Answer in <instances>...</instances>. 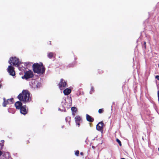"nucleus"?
<instances>
[{
    "mask_svg": "<svg viewBox=\"0 0 159 159\" xmlns=\"http://www.w3.org/2000/svg\"><path fill=\"white\" fill-rule=\"evenodd\" d=\"M19 100L24 103H27L31 100L30 97V93L28 90H24L20 93L17 97Z\"/></svg>",
    "mask_w": 159,
    "mask_h": 159,
    "instance_id": "1",
    "label": "nucleus"
},
{
    "mask_svg": "<svg viewBox=\"0 0 159 159\" xmlns=\"http://www.w3.org/2000/svg\"><path fill=\"white\" fill-rule=\"evenodd\" d=\"M32 68L34 72L38 74H43L45 71V68L42 62L34 63L32 66Z\"/></svg>",
    "mask_w": 159,
    "mask_h": 159,
    "instance_id": "2",
    "label": "nucleus"
},
{
    "mask_svg": "<svg viewBox=\"0 0 159 159\" xmlns=\"http://www.w3.org/2000/svg\"><path fill=\"white\" fill-rule=\"evenodd\" d=\"M9 63L11 64H12L13 66L17 65V66H19L20 64V62L19 59L18 58L16 57H11L10 58V59L8 61Z\"/></svg>",
    "mask_w": 159,
    "mask_h": 159,
    "instance_id": "3",
    "label": "nucleus"
},
{
    "mask_svg": "<svg viewBox=\"0 0 159 159\" xmlns=\"http://www.w3.org/2000/svg\"><path fill=\"white\" fill-rule=\"evenodd\" d=\"M34 75L33 72L31 70L26 71L25 73L24 77H22L23 78L24 77L25 79L27 80L34 77Z\"/></svg>",
    "mask_w": 159,
    "mask_h": 159,
    "instance_id": "4",
    "label": "nucleus"
},
{
    "mask_svg": "<svg viewBox=\"0 0 159 159\" xmlns=\"http://www.w3.org/2000/svg\"><path fill=\"white\" fill-rule=\"evenodd\" d=\"M58 86L60 89L62 90L64 88L66 87L67 86V85L65 80L63 79H61L58 84Z\"/></svg>",
    "mask_w": 159,
    "mask_h": 159,
    "instance_id": "5",
    "label": "nucleus"
},
{
    "mask_svg": "<svg viewBox=\"0 0 159 159\" xmlns=\"http://www.w3.org/2000/svg\"><path fill=\"white\" fill-rule=\"evenodd\" d=\"M8 72L9 73L10 75L14 76L15 75V72L14 70V68L13 67L11 66H8L7 69Z\"/></svg>",
    "mask_w": 159,
    "mask_h": 159,
    "instance_id": "6",
    "label": "nucleus"
},
{
    "mask_svg": "<svg viewBox=\"0 0 159 159\" xmlns=\"http://www.w3.org/2000/svg\"><path fill=\"white\" fill-rule=\"evenodd\" d=\"M104 125V124L103 121L99 122L96 125L97 129L98 131L102 132L103 130V126Z\"/></svg>",
    "mask_w": 159,
    "mask_h": 159,
    "instance_id": "7",
    "label": "nucleus"
},
{
    "mask_svg": "<svg viewBox=\"0 0 159 159\" xmlns=\"http://www.w3.org/2000/svg\"><path fill=\"white\" fill-rule=\"evenodd\" d=\"M75 119L76 125L78 126V127H79L80 125V123L82 121V119L80 116H77L75 117Z\"/></svg>",
    "mask_w": 159,
    "mask_h": 159,
    "instance_id": "8",
    "label": "nucleus"
},
{
    "mask_svg": "<svg viewBox=\"0 0 159 159\" xmlns=\"http://www.w3.org/2000/svg\"><path fill=\"white\" fill-rule=\"evenodd\" d=\"M19 110L20 113L23 115H26L28 112V110L27 109L26 105L23 106Z\"/></svg>",
    "mask_w": 159,
    "mask_h": 159,
    "instance_id": "9",
    "label": "nucleus"
},
{
    "mask_svg": "<svg viewBox=\"0 0 159 159\" xmlns=\"http://www.w3.org/2000/svg\"><path fill=\"white\" fill-rule=\"evenodd\" d=\"M21 102L18 101L15 103V106L17 109L19 110L23 106Z\"/></svg>",
    "mask_w": 159,
    "mask_h": 159,
    "instance_id": "10",
    "label": "nucleus"
},
{
    "mask_svg": "<svg viewBox=\"0 0 159 159\" xmlns=\"http://www.w3.org/2000/svg\"><path fill=\"white\" fill-rule=\"evenodd\" d=\"M86 118L87 120L89 122H92L94 120V118L88 114L86 115Z\"/></svg>",
    "mask_w": 159,
    "mask_h": 159,
    "instance_id": "11",
    "label": "nucleus"
},
{
    "mask_svg": "<svg viewBox=\"0 0 159 159\" xmlns=\"http://www.w3.org/2000/svg\"><path fill=\"white\" fill-rule=\"evenodd\" d=\"M71 92V90L70 89L67 88L63 91L64 94L66 95H69Z\"/></svg>",
    "mask_w": 159,
    "mask_h": 159,
    "instance_id": "12",
    "label": "nucleus"
},
{
    "mask_svg": "<svg viewBox=\"0 0 159 159\" xmlns=\"http://www.w3.org/2000/svg\"><path fill=\"white\" fill-rule=\"evenodd\" d=\"M71 110L72 111V115L75 116L76 113L77 111V109L76 107H72L71 108Z\"/></svg>",
    "mask_w": 159,
    "mask_h": 159,
    "instance_id": "13",
    "label": "nucleus"
},
{
    "mask_svg": "<svg viewBox=\"0 0 159 159\" xmlns=\"http://www.w3.org/2000/svg\"><path fill=\"white\" fill-rule=\"evenodd\" d=\"M55 53L52 52H50L48 54V57L50 59L52 58L54 56H55Z\"/></svg>",
    "mask_w": 159,
    "mask_h": 159,
    "instance_id": "14",
    "label": "nucleus"
},
{
    "mask_svg": "<svg viewBox=\"0 0 159 159\" xmlns=\"http://www.w3.org/2000/svg\"><path fill=\"white\" fill-rule=\"evenodd\" d=\"M3 99H4V102L3 103V107H5L6 106V105L7 104H10V103H9L10 102H8V101L7 100L6 101L5 100V98H3Z\"/></svg>",
    "mask_w": 159,
    "mask_h": 159,
    "instance_id": "15",
    "label": "nucleus"
},
{
    "mask_svg": "<svg viewBox=\"0 0 159 159\" xmlns=\"http://www.w3.org/2000/svg\"><path fill=\"white\" fill-rule=\"evenodd\" d=\"M66 122H67L70 125V121H71V118L70 117H67L66 118Z\"/></svg>",
    "mask_w": 159,
    "mask_h": 159,
    "instance_id": "16",
    "label": "nucleus"
},
{
    "mask_svg": "<svg viewBox=\"0 0 159 159\" xmlns=\"http://www.w3.org/2000/svg\"><path fill=\"white\" fill-rule=\"evenodd\" d=\"M8 101L10 102V104H12L13 102V101H14V99L13 98L8 99Z\"/></svg>",
    "mask_w": 159,
    "mask_h": 159,
    "instance_id": "17",
    "label": "nucleus"
},
{
    "mask_svg": "<svg viewBox=\"0 0 159 159\" xmlns=\"http://www.w3.org/2000/svg\"><path fill=\"white\" fill-rule=\"evenodd\" d=\"M116 142L118 143L120 146H121L122 144L121 143V141L118 139H116Z\"/></svg>",
    "mask_w": 159,
    "mask_h": 159,
    "instance_id": "18",
    "label": "nucleus"
},
{
    "mask_svg": "<svg viewBox=\"0 0 159 159\" xmlns=\"http://www.w3.org/2000/svg\"><path fill=\"white\" fill-rule=\"evenodd\" d=\"M104 109L103 108L100 109L98 111V113L100 114L102 113Z\"/></svg>",
    "mask_w": 159,
    "mask_h": 159,
    "instance_id": "19",
    "label": "nucleus"
},
{
    "mask_svg": "<svg viewBox=\"0 0 159 159\" xmlns=\"http://www.w3.org/2000/svg\"><path fill=\"white\" fill-rule=\"evenodd\" d=\"M79 150H77L75 153V154L77 156H79Z\"/></svg>",
    "mask_w": 159,
    "mask_h": 159,
    "instance_id": "20",
    "label": "nucleus"
},
{
    "mask_svg": "<svg viewBox=\"0 0 159 159\" xmlns=\"http://www.w3.org/2000/svg\"><path fill=\"white\" fill-rule=\"evenodd\" d=\"M98 71L99 74H101L103 72L102 70H101V69H98Z\"/></svg>",
    "mask_w": 159,
    "mask_h": 159,
    "instance_id": "21",
    "label": "nucleus"
},
{
    "mask_svg": "<svg viewBox=\"0 0 159 159\" xmlns=\"http://www.w3.org/2000/svg\"><path fill=\"white\" fill-rule=\"evenodd\" d=\"M30 64V63L29 62H26L25 63V65L26 66L31 65V64Z\"/></svg>",
    "mask_w": 159,
    "mask_h": 159,
    "instance_id": "22",
    "label": "nucleus"
},
{
    "mask_svg": "<svg viewBox=\"0 0 159 159\" xmlns=\"http://www.w3.org/2000/svg\"><path fill=\"white\" fill-rule=\"evenodd\" d=\"M94 88L93 87H92L91 89V91L92 92H94Z\"/></svg>",
    "mask_w": 159,
    "mask_h": 159,
    "instance_id": "23",
    "label": "nucleus"
},
{
    "mask_svg": "<svg viewBox=\"0 0 159 159\" xmlns=\"http://www.w3.org/2000/svg\"><path fill=\"white\" fill-rule=\"evenodd\" d=\"M155 78L157 79L158 80H159V75H156L155 76Z\"/></svg>",
    "mask_w": 159,
    "mask_h": 159,
    "instance_id": "24",
    "label": "nucleus"
},
{
    "mask_svg": "<svg viewBox=\"0 0 159 159\" xmlns=\"http://www.w3.org/2000/svg\"><path fill=\"white\" fill-rule=\"evenodd\" d=\"M157 96L158 98V100L159 101V91L158 90L157 92Z\"/></svg>",
    "mask_w": 159,
    "mask_h": 159,
    "instance_id": "25",
    "label": "nucleus"
},
{
    "mask_svg": "<svg viewBox=\"0 0 159 159\" xmlns=\"http://www.w3.org/2000/svg\"><path fill=\"white\" fill-rule=\"evenodd\" d=\"M144 47L145 49H146V43L145 42H144Z\"/></svg>",
    "mask_w": 159,
    "mask_h": 159,
    "instance_id": "26",
    "label": "nucleus"
},
{
    "mask_svg": "<svg viewBox=\"0 0 159 159\" xmlns=\"http://www.w3.org/2000/svg\"><path fill=\"white\" fill-rule=\"evenodd\" d=\"M26 142L27 144L29 143H30V142L29 140H27V141H26Z\"/></svg>",
    "mask_w": 159,
    "mask_h": 159,
    "instance_id": "27",
    "label": "nucleus"
},
{
    "mask_svg": "<svg viewBox=\"0 0 159 159\" xmlns=\"http://www.w3.org/2000/svg\"><path fill=\"white\" fill-rule=\"evenodd\" d=\"M2 154V152L1 151H0V156H1Z\"/></svg>",
    "mask_w": 159,
    "mask_h": 159,
    "instance_id": "28",
    "label": "nucleus"
},
{
    "mask_svg": "<svg viewBox=\"0 0 159 159\" xmlns=\"http://www.w3.org/2000/svg\"><path fill=\"white\" fill-rule=\"evenodd\" d=\"M80 154L81 155L83 156V153L82 152H81L80 153Z\"/></svg>",
    "mask_w": 159,
    "mask_h": 159,
    "instance_id": "29",
    "label": "nucleus"
},
{
    "mask_svg": "<svg viewBox=\"0 0 159 159\" xmlns=\"http://www.w3.org/2000/svg\"><path fill=\"white\" fill-rule=\"evenodd\" d=\"M92 148H93V149H94L95 148V147L94 146H92Z\"/></svg>",
    "mask_w": 159,
    "mask_h": 159,
    "instance_id": "30",
    "label": "nucleus"
},
{
    "mask_svg": "<svg viewBox=\"0 0 159 159\" xmlns=\"http://www.w3.org/2000/svg\"><path fill=\"white\" fill-rule=\"evenodd\" d=\"M2 143H3L4 142V140H2Z\"/></svg>",
    "mask_w": 159,
    "mask_h": 159,
    "instance_id": "31",
    "label": "nucleus"
},
{
    "mask_svg": "<svg viewBox=\"0 0 159 159\" xmlns=\"http://www.w3.org/2000/svg\"><path fill=\"white\" fill-rule=\"evenodd\" d=\"M120 159H125V158H121Z\"/></svg>",
    "mask_w": 159,
    "mask_h": 159,
    "instance_id": "32",
    "label": "nucleus"
},
{
    "mask_svg": "<svg viewBox=\"0 0 159 159\" xmlns=\"http://www.w3.org/2000/svg\"><path fill=\"white\" fill-rule=\"evenodd\" d=\"M50 45H51V41H50Z\"/></svg>",
    "mask_w": 159,
    "mask_h": 159,
    "instance_id": "33",
    "label": "nucleus"
},
{
    "mask_svg": "<svg viewBox=\"0 0 159 159\" xmlns=\"http://www.w3.org/2000/svg\"><path fill=\"white\" fill-rule=\"evenodd\" d=\"M158 67H159V64H158Z\"/></svg>",
    "mask_w": 159,
    "mask_h": 159,
    "instance_id": "34",
    "label": "nucleus"
}]
</instances>
